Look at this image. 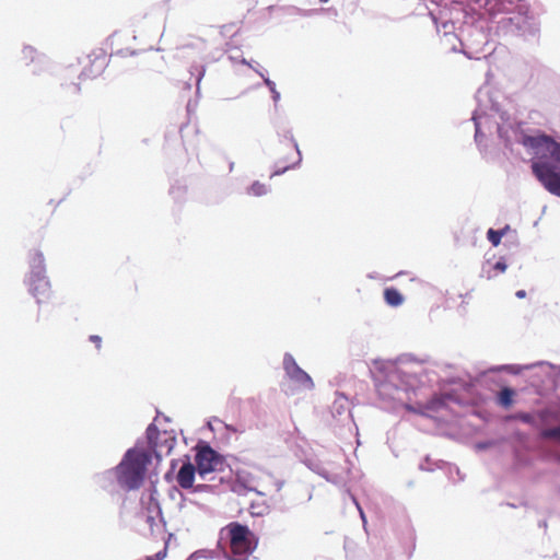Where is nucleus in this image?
I'll return each instance as SVG.
<instances>
[{"instance_id": "f257e3e1", "label": "nucleus", "mask_w": 560, "mask_h": 560, "mask_svg": "<svg viewBox=\"0 0 560 560\" xmlns=\"http://www.w3.org/2000/svg\"><path fill=\"white\" fill-rule=\"evenodd\" d=\"M149 463L150 456L144 451L129 450L116 468L118 482L129 490L139 488Z\"/></svg>"}, {"instance_id": "f03ea898", "label": "nucleus", "mask_w": 560, "mask_h": 560, "mask_svg": "<svg viewBox=\"0 0 560 560\" xmlns=\"http://www.w3.org/2000/svg\"><path fill=\"white\" fill-rule=\"evenodd\" d=\"M229 539V560H248L249 556L257 549L258 537L246 525L238 522H231L224 528Z\"/></svg>"}, {"instance_id": "7ed1b4c3", "label": "nucleus", "mask_w": 560, "mask_h": 560, "mask_svg": "<svg viewBox=\"0 0 560 560\" xmlns=\"http://www.w3.org/2000/svg\"><path fill=\"white\" fill-rule=\"evenodd\" d=\"M523 145L534 150L538 161H546V158L560 164V143L546 135L525 136L522 141Z\"/></svg>"}, {"instance_id": "20e7f679", "label": "nucleus", "mask_w": 560, "mask_h": 560, "mask_svg": "<svg viewBox=\"0 0 560 560\" xmlns=\"http://www.w3.org/2000/svg\"><path fill=\"white\" fill-rule=\"evenodd\" d=\"M532 170L546 190L560 197V172L553 164L549 161H536L533 162Z\"/></svg>"}, {"instance_id": "39448f33", "label": "nucleus", "mask_w": 560, "mask_h": 560, "mask_svg": "<svg viewBox=\"0 0 560 560\" xmlns=\"http://www.w3.org/2000/svg\"><path fill=\"white\" fill-rule=\"evenodd\" d=\"M283 369L293 382L304 388H313L314 383L311 376L298 365L294 358L289 353L283 358Z\"/></svg>"}, {"instance_id": "423d86ee", "label": "nucleus", "mask_w": 560, "mask_h": 560, "mask_svg": "<svg viewBox=\"0 0 560 560\" xmlns=\"http://www.w3.org/2000/svg\"><path fill=\"white\" fill-rule=\"evenodd\" d=\"M81 63L83 66L81 75L85 79H94L104 72L107 66V57L103 52L92 54L86 56Z\"/></svg>"}, {"instance_id": "0eeeda50", "label": "nucleus", "mask_w": 560, "mask_h": 560, "mask_svg": "<svg viewBox=\"0 0 560 560\" xmlns=\"http://www.w3.org/2000/svg\"><path fill=\"white\" fill-rule=\"evenodd\" d=\"M197 472L201 478H205L207 474L215 470L219 459L215 452L206 446L201 448L196 455Z\"/></svg>"}, {"instance_id": "6e6552de", "label": "nucleus", "mask_w": 560, "mask_h": 560, "mask_svg": "<svg viewBox=\"0 0 560 560\" xmlns=\"http://www.w3.org/2000/svg\"><path fill=\"white\" fill-rule=\"evenodd\" d=\"M30 291L38 303L46 301L50 295V284L46 277L37 272L31 277Z\"/></svg>"}, {"instance_id": "1a4fd4ad", "label": "nucleus", "mask_w": 560, "mask_h": 560, "mask_svg": "<svg viewBox=\"0 0 560 560\" xmlns=\"http://www.w3.org/2000/svg\"><path fill=\"white\" fill-rule=\"evenodd\" d=\"M197 471V467H195L191 463H185L178 474H177V482L184 489H189L194 485L195 474Z\"/></svg>"}, {"instance_id": "9d476101", "label": "nucleus", "mask_w": 560, "mask_h": 560, "mask_svg": "<svg viewBox=\"0 0 560 560\" xmlns=\"http://www.w3.org/2000/svg\"><path fill=\"white\" fill-rule=\"evenodd\" d=\"M385 302L390 306H399L404 302V298L400 292L395 288H386L384 290Z\"/></svg>"}, {"instance_id": "9b49d317", "label": "nucleus", "mask_w": 560, "mask_h": 560, "mask_svg": "<svg viewBox=\"0 0 560 560\" xmlns=\"http://www.w3.org/2000/svg\"><path fill=\"white\" fill-rule=\"evenodd\" d=\"M515 392L512 388L504 387L500 390L498 401L501 406L509 408L513 404Z\"/></svg>"}, {"instance_id": "f8f14e48", "label": "nucleus", "mask_w": 560, "mask_h": 560, "mask_svg": "<svg viewBox=\"0 0 560 560\" xmlns=\"http://www.w3.org/2000/svg\"><path fill=\"white\" fill-rule=\"evenodd\" d=\"M509 230V225H506L504 229L502 230H493V229H489L488 232H487V237L489 240V242L493 245V246H499V244L501 243V240L502 237L506 234Z\"/></svg>"}, {"instance_id": "ddd939ff", "label": "nucleus", "mask_w": 560, "mask_h": 560, "mask_svg": "<svg viewBox=\"0 0 560 560\" xmlns=\"http://www.w3.org/2000/svg\"><path fill=\"white\" fill-rule=\"evenodd\" d=\"M506 270V264L504 261H497L494 265L491 266L490 269H486L483 267V272L486 275L487 279H491L495 277L498 273H502Z\"/></svg>"}, {"instance_id": "4468645a", "label": "nucleus", "mask_w": 560, "mask_h": 560, "mask_svg": "<svg viewBox=\"0 0 560 560\" xmlns=\"http://www.w3.org/2000/svg\"><path fill=\"white\" fill-rule=\"evenodd\" d=\"M37 57H38V55H37L36 50L33 47L27 46V47H24L22 50L21 60L25 65H28L31 62H34Z\"/></svg>"}, {"instance_id": "2eb2a0df", "label": "nucleus", "mask_w": 560, "mask_h": 560, "mask_svg": "<svg viewBox=\"0 0 560 560\" xmlns=\"http://www.w3.org/2000/svg\"><path fill=\"white\" fill-rule=\"evenodd\" d=\"M540 436L546 440H557L560 442V425L542 430Z\"/></svg>"}, {"instance_id": "dca6fc26", "label": "nucleus", "mask_w": 560, "mask_h": 560, "mask_svg": "<svg viewBox=\"0 0 560 560\" xmlns=\"http://www.w3.org/2000/svg\"><path fill=\"white\" fill-rule=\"evenodd\" d=\"M267 192V186L265 184H261L259 182H255L250 187H249V194L254 195V196H262Z\"/></svg>"}, {"instance_id": "f3484780", "label": "nucleus", "mask_w": 560, "mask_h": 560, "mask_svg": "<svg viewBox=\"0 0 560 560\" xmlns=\"http://www.w3.org/2000/svg\"><path fill=\"white\" fill-rule=\"evenodd\" d=\"M514 419H517L524 423H533L534 422V418L530 413H526V412H520V413H516L514 417Z\"/></svg>"}, {"instance_id": "a211bd4d", "label": "nucleus", "mask_w": 560, "mask_h": 560, "mask_svg": "<svg viewBox=\"0 0 560 560\" xmlns=\"http://www.w3.org/2000/svg\"><path fill=\"white\" fill-rule=\"evenodd\" d=\"M145 522L149 525L151 529H153V526L156 525V516L155 515H147Z\"/></svg>"}, {"instance_id": "6ab92c4d", "label": "nucleus", "mask_w": 560, "mask_h": 560, "mask_svg": "<svg viewBox=\"0 0 560 560\" xmlns=\"http://www.w3.org/2000/svg\"><path fill=\"white\" fill-rule=\"evenodd\" d=\"M442 404H443V401H442L440 398H433V399L429 402V405L427 406V408H428V409H435V408H436V406H440V405H442Z\"/></svg>"}, {"instance_id": "aec40b11", "label": "nucleus", "mask_w": 560, "mask_h": 560, "mask_svg": "<svg viewBox=\"0 0 560 560\" xmlns=\"http://www.w3.org/2000/svg\"><path fill=\"white\" fill-rule=\"evenodd\" d=\"M164 556L165 551H160L154 557H148L145 560H162Z\"/></svg>"}, {"instance_id": "412c9836", "label": "nucleus", "mask_w": 560, "mask_h": 560, "mask_svg": "<svg viewBox=\"0 0 560 560\" xmlns=\"http://www.w3.org/2000/svg\"><path fill=\"white\" fill-rule=\"evenodd\" d=\"M90 339H91V341H93V342L96 345V347H97L98 349L101 348V341H102V339H101V337H100V336L93 335V336H91V337H90Z\"/></svg>"}, {"instance_id": "4be33fe9", "label": "nucleus", "mask_w": 560, "mask_h": 560, "mask_svg": "<svg viewBox=\"0 0 560 560\" xmlns=\"http://www.w3.org/2000/svg\"><path fill=\"white\" fill-rule=\"evenodd\" d=\"M34 260H35L36 262H38V266H40V265L43 264V261H44V259H43V255H42V254H39V253L35 254Z\"/></svg>"}, {"instance_id": "5701e85b", "label": "nucleus", "mask_w": 560, "mask_h": 560, "mask_svg": "<svg viewBox=\"0 0 560 560\" xmlns=\"http://www.w3.org/2000/svg\"><path fill=\"white\" fill-rule=\"evenodd\" d=\"M515 295L518 299H524L526 296V292H525V290H518V291H516Z\"/></svg>"}, {"instance_id": "b1692460", "label": "nucleus", "mask_w": 560, "mask_h": 560, "mask_svg": "<svg viewBox=\"0 0 560 560\" xmlns=\"http://www.w3.org/2000/svg\"><path fill=\"white\" fill-rule=\"evenodd\" d=\"M271 92H272V94H273V100H275V101H278V100H279V97H280V94L276 91V89H275V88H271Z\"/></svg>"}, {"instance_id": "393cba45", "label": "nucleus", "mask_w": 560, "mask_h": 560, "mask_svg": "<svg viewBox=\"0 0 560 560\" xmlns=\"http://www.w3.org/2000/svg\"><path fill=\"white\" fill-rule=\"evenodd\" d=\"M266 84L271 89V88H275V84L273 82H271L270 80H266Z\"/></svg>"}, {"instance_id": "a878e982", "label": "nucleus", "mask_w": 560, "mask_h": 560, "mask_svg": "<svg viewBox=\"0 0 560 560\" xmlns=\"http://www.w3.org/2000/svg\"><path fill=\"white\" fill-rule=\"evenodd\" d=\"M154 508H155V510H156V516H158V515L160 514V510H159V506H158V504H156V503H154Z\"/></svg>"}, {"instance_id": "bb28decb", "label": "nucleus", "mask_w": 560, "mask_h": 560, "mask_svg": "<svg viewBox=\"0 0 560 560\" xmlns=\"http://www.w3.org/2000/svg\"><path fill=\"white\" fill-rule=\"evenodd\" d=\"M407 409L410 410V411H415V409L410 406H407Z\"/></svg>"}, {"instance_id": "cd10ccee", "label": "nucleus", "mask_w": 560, "mask_h": 560, "mask_svg": "<svg viewBox=\"0 0 560 560\" xmlns=\"http://www.w3.org/2000/svg\"><path fill=\"white\" fill-rule=\"evenodd\" d=\"M187 560H195V559H194V557H190V558H189V559H187Z\"/></svg>"}]
</instances>
